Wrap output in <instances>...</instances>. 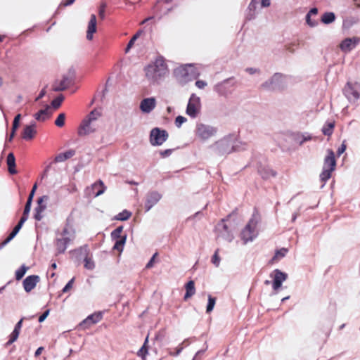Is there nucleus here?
Here are the masks:
<instances>
[{
	"label": "nucleus",
	"instance_id": "58836bf2",
	"mask_svg": "<svg viewBox=\"0 0 360 360\" xmlns=\"http://www.w3.org/2000/svg\"><path fill=\"white\" fill-rule=\"evenodd\" d=\"M215 303H216V299L210 295L208 296V302H207V309H206L207 313H210L213 310Z\"/></svg>",
	"mask_w": 360,
	"mask_h": 360
},
{
	"label": "nucleus",
	"instance_id": "393cba45",
	"mask_svg": "<svg viewBox=\"0 0 360 360\" xmlns=\"http://www.w3.org/2000/svg\"><path fill=\"white\" fill-rule=\"evenodd\" d=\"M52 114V110L49 106H46L44 109L40 110L34 115V118L38 121H44L50 117Z\"/></svg>",
	"mask_w": 360,
	"mask_h": 360
},
{
	"label": "nucleus",
	"instance_id": "7ed1b4c3",
	"mask_svg": "<svg viewBox=\"0 0 360 360\" xmlns=\"http://www.w3.org/2000/svg\"><path fill=\"white\" fill-rule=\"evenodd\" d=\"M75 238V229L72 226L66 224L62 232L57 236L56 239L55 244L57 252L58 254L65 252L68 244L73 241Z\"/></svg>",
	"mask_w": 360,
	"mask_h": 360
},
{
	"label": "nucleus",
	"instance_id": "338daca9",
	"mask_svg": "<svg viewBox=\"0 0 360 360\" xmlns=\"http://www.w3.org/2000/svg\"><path fill=\"white\" fill-rule=\"evenodd\" d=\"M22 321L23 319H21L17 323L16 325L15 326V328H14V330H17L18 332H20V330H21V328H22Z\"/></svg>",
	"mask_w": 360,
	"mask_h": 360
},
{
	"label": "nucleus",
	"instance_id": "f704fd0d",
	"mask_svg": "<svg viewBox=\"0 0 360 360\" xmlns=\"http://www.w3.org/2000/svg\"><path fill=\"white\" fill-rule=\"evenodd\" d=\"M101 116L100 111L97 110H92L85 118L94 124L97 120Z\"/></svg>",
	"mask_w": 360,
	"mask_h": 360
},
{
	"label": "nucleus",
	"instance_id": "9d476101",
	"mask_svg": "<svg viewBox=\"0 0 360 360\" xmlns=\"http://www.w3.org/2000/svg\"><path fill=\"white\" fill-rule=\"evenodd\" d=\"M286 77L280 73L274 74L269 80L265 82L262 86L266 89H275L282 88Z\"/></svg>",
	"mask_w": 360,
	"mask_h": 360
},
{
	"label": "nucleus",
	"instance_id": "72a5a7b5",
	"mask_svg": "<svg viewBox=\"0 0 360 360\" xmlns=\"http://www.w3.org/2000/svg\"><path fill=\"white\" fill-rule=\"evenodd\" d=\"M127 236L124 235L122 238L114 240L115 244L113 246V249L117 250L120 252H122L124 248V245L126 243Z\"/></svg>",
	"mask_w": 360,
	"mask_h": 360
},
{
	"label": "nucleus",
	"instance_id": "1a4fd4ad",
	"mask_svg": "<svg viewBox=\"0 0 360 360\" xmlns=\"http://www.w3.org/2000/svg\"><path fill=\"white\" fill-rule=\"evenodd\" d=\"M215 230L218 239H223L229 243L233 241L234 236L229 229L228 226L225 224L224 219L217 224Z\"/></svg>",
	"mask_w": 360,
	"mask_h": 360
},
{
	"label": "nucleus",
	"instance_id": "20e7f679",
	"mask_svg": "<svg viewBox=\"0 0 360 360\" xmlns=\"http://www.w3.org/2000/svg\"><path fill=\"white\" fill-rule=\"evenodd\" d=\"M259 221V214L257 212H254L248 223L242 230L240 233V237L243 240L244 244H246L250 241H252L257 236L258 231L257 230V226Z\"/></svg>",
	"mask_w": 360,
	"mask_h": 360
},
{
	"label": "nucleus",
	"instance_id": "6e6d98bb",
	"mask_svg": "<svg viewBox=\"0 0 360 360\" xmlns=\"http://www.w3.org/2000/svg\"><path fill=\"white\" fill-rule=\"evenodd\" d=\"M207 85V82L202 80H198L195 82V86L200 89H204Z\"/></svg>",
	"mask_w": 360,
	"mask_h": 360
},
{
	"label": "nucleus",
	"instance_id": "864d4df0",
	"mask_svg": "<svg viewBox=\"0 0 360 360\" xmlns=\"http://www.w3.org/2000/svg\"><path fill=\"white\" fill-rule=\"evenodd\" d=\"M138 36H139V34H136L130 39V41H129V43L127 44V46L126 48V52H128L129 51V49L132 47L135 41L138 38Z\"/></svg>",
	"mask_w": 360,
	"mask_h": 360
},
{
	"label": "nucleus",
	"instance_id": "473e14b6",
	"mask_svg": "<svg viewBox=\"0 0 360 360\" xmlns=\"http://www.w3.org/2000/svg\"><path fill=\"white\" fill-rule=\"evenodd\" d=\"M311 136L308 133L297 134L295 137V141L300 145H302L305 141H310Z\"/></svg>",
	"mask_w": 360,
	"mask_h": 360
},
{
	"label": "nucleus",
	"instance_id": "ddd939ff",
	"mask_svg": "<svg viewBox=\"0 0 360 360\" xmlns=\"http://www.w3.org/2000/svg\"><path fill=\"white\" fill-rule=\"evenodd\" d=\"M270 276L273 278L272 287L276 292L278 291L281 287L282 283L287 279V274L279 269H275Z\"/></svg>",
	"mask_w": 360,
	"mask_h": 360
},
{
	"label": "nucleus",
	"instance_id": "c03bdc74",
	"mask_svg": "<svg viewBox=\"0 0 360 360\" xmlns=\"http://www.w3.org/2000/svg\"><path fill=\"white\" fill-rule=\"evenodd\" d=\"M20 333L13 330L9 336V340L7 342L8 345L13 343L18 338Z\"/></svg>",
	"mask_w": 360,
	"mask_h": 360
},
{
	"label": "nucleus",
	"instance_id": "39448f33",
	"mask_svg": "<svg viewBox=\"0 0 360 360\" xmlns=\"http://www.w3.org/2000/svg\"><path fill=\"white\" fill-rule=\"evenodd\" d=\"M174 74L181 84H186L200 75L192 65L179 66L174 70Z\"/></svg>",
	"mask_w": 360,
	"mask_h": 360
},
{
	"label": "nucleus",
	"instance_id": "680f3d73",
	"mask_svg": "<svg viewBox=\"0 0 360 360\" xmlns=\"http://www.w3.org/2000/svg\"><path fill=\"white\" fill-rule=\"evenodd\" d=\"M171 153H172V150L171 149L161 150L160 152V154L161 157H162V158L168 157V156H169L171 155Z\"/></svg>",
	"mask_w": 360,
	"mask_h": 360
},
{
	"label": "nucleus",
	"instance_id": "13d9d810",
	"mask_svg": "<svg viewBox=\"0 0 360 360\" xmlns=\"http://www.w3.org/2000/svg\"><path fill=\"white\" fill-rule=\"evenodd\" d=\"M255 13L252 11H250V10L248 8L245 18L247 20H250L255 18Z\"/></svg>",
	"mask_w": 360,
	"mask_h": 360
},
{
	"label": "nucleus",
	"instance_id": "09e8293b",
	"mask_svg": "<svg viewBox=\"0 0 360 360\" xmlns=\"http://www.w3.org/2000/svg\"><path fill=\"white\" fill-rule=\"evenodd\" d=\"M287 252V249L282 248L276 252L275 257L277 259L282 258L286 255Z\"/></svg>",
	"mask_w": 360,
	"mask_h": 360
},
{
	"label": "nucleus",
	"instance_id": "de8ad7c7",
	"mask_svg": "<svg viewBox=\"0 0 360 360\" xmlns=\"http://www.w3.org/2000/svg\"><path fill=\"white\" fill-rule=\"evenodd\" d=\"M63 100L62 96H58L53 99L51 102V105L54 108H58L60 105Z\"/></svg>",
	"mask_w": 360,
	"mask_h": 360
},
{
	"label": "nucleus",
	"instance_id": "6ab92c4d",
	"mask_svg": "<svg viewBox=\"0 0 360 360\" xmlns=\"http://www.w3.org/2000/svg\"><path fill=\"white\" fill-rule=\"evenodd\" d=\"M162 195L156 192L153 191L147 195L146 200L145 203V207L146 211H149L161 199Z\"/></svg>",
	"mask_w": 360,
	"mask_h": 360
},
{
	"label": "nucleus",
	"instance_id": "a19ab883",
	"mask_svg": "<svg viewBox=\"0 0 360 360\" xmlns=\"http://www.w3.org/2000/svg\"><path fill=\"white\" fill-rule=\"evenodd\" d=\"M27 270V267H26L25 265H22L15 271V278L17 280H20L25 274Z\"/></svg>",
	"mask_w": 360,
	"mask_h": 360
},
{
	"label": "nucleus",
	"instance_id": "9b49d317",
	"mask_svg": "<svg viewBox=\"0 0 360 360\" xmlns=\"http://www.w3.org/2000/svg\"><path fill=\"white\" fill-rule=\"evenodd\" d=\"M168 134L165 130L154 128L150 134V142L153 146H161L167 139Z\"/></svg>",
	"mask_w": 360,
	"mask_h": 360
},
{
	"label": "nucleus",
	"instance_id": "f3484780",
	"mask_svg": "<svg viewBox=\"0 0 360 360\" xmlns=\"http://www.w3.org/2000/svg\"><path fill=\"white\" fill-rule=\"evenodd\" d=\"M49 200V197L47 195H43L39 198L37 200V206L34 209V217L37 221H40L43 218V212L45 211L46 208V202Z\"/></svg>",
	"mask_w": 360,
	"mask_h": 360
},
{
	"label": "nucleus",
	"instance_id": "5fc2aeb1",
	"mask_svg": "<svg viewBox=\"0 0 360 360\" xmlns=\"http://www.w3.org/2000/svg\"><path fill=\"white\" fill-rule=\"evenodd\" d=\"M73 283H74V278L68 281V283L63 288V292H67L70 289H71L72 288Z\"/></svg>",
	"mask_w": 360,
	"mask_h": 360
},
{
	"label": "nucleus",
	"instance_id": "c9c22d12",
	"mask_svg": "<svg viewBox=\"0 0 360 360\" xmlns=\"http://www.w3.org/2000/svg\"><path fill=\"white\" fill-rule=\"evenodd\" d=\"M131 216V213L129 211L124 210L122 212H120L115 217V219L120 220V221H125V220H127L128 219H129V217Z\"/></svg>",
	"mask_w": 360,
	"mask_h": 360
},
{
	"label": "nucleus",
	"instance_id": "6e6552de",
	"mask_svg": "<svg viewBox=\"0 0 360 360\" xmlns=\"http://www.w3.org/2000/svg\"><path fill=\"white\" fill-rule=\"evenodd\" d=\"M201 99L195 94H192L188 99L186 114L192 119L198 117L201 112Z\"/></svg>",
	"mask_w": 360,
	"mask_h": 360
},
{
	"label": "nucleus",
	"instance_id": "603ef678",
	"mask_svg": "<svg viewBox=\"0 0 360 360\" xmlns=\"http://www.w3.org/2000/svg\"><path fill=\"white\" fill-rule=\"evenodd\" d=\"M346 148H347L346 141H343L342 143L338 149V151H337L338 156H340L345 151Z\"/></svg>",
	"mask_w": 360,
	"mask_h": 360
},
{
	"label": "nucleus",
	"instance_id": "bb28decb",
	"mask_svg": "<svg viewBox=\"0 0 360 360\" xmlns=\"http://www.w3.org/2000/svg\"><path fill=\"white\" fill-rule=\"evenodd\" d=\"M69 84V79L67 77H64L60 81H56L53 84V90L55 91H63L68 88Z\"/></svg>",
	"mask_w": 360,
	"mask_h": 360
},
{
	"label": "nucleus",
	"instance_id": "423d86ee",
	"mask_svg": "<svg viewBox=\"0 0 360 360\" xmlns=\"http://www.w3.org/2000/svg\"><path fill=\"white\" fill-rule=\"evenodd\" d=\"M335 153L331 149H328L327 155L324 158L323 170L320 174L321 180L326 182L331 177L332 172L335 169Z\"/></svg>",
	"mask_w": 360,
	"mask_h": 360
},
{
	"label": "nucleus",
	"instance_id": "0eeeda50",
	"mask_svg": "<svg viewBox=\"0 0 360 360\" xmlns=\"http://www.w3.org/2000/svg\"><path fill=\"white\" fill-rule=\"evenodd\" d=\"M217 132V127L204 123H198L195 129V137L202 142L215 136Z\"/></svg>",
	"mask_w": 360,
	"mask_h": 360
},
{
	"label": "nucleus",
	"instance_id": "4468645a",
	"mask_svg": "<svg viewBox=\"0 0 360 360\" xmlns=\"http://www.w3.org/2000/svg\"><path fill=\"white\" fill-rule=\"evenodd\" d=\"M96 130V124L84 118L78 128L77 133L79 136H83L94 133Z\"/></svg>",
	"mask_w": 360,
	"mask_h": 360
},
{
	"label": "nucleus",
	"instance_id": "0e129e2a",
	"mask_svg": "<svg viewBox=\"0 0 360 360\" xmlns=\"http://www.w3.org/2000/svg\"><path fill=\"white\" fill-rule=\"evenodd\" d=\"M183 349H184L183 347L179 345L178 347H176L175 352H170L169 354L172 356H178L181 352Z\"/></svg>",
	"mask_w": 360,
	"mask_h": 360
},
{
	"label": "nucleus",
	"instance_id": "e2e57ef3",
	"mask_svg": "<svg viewBox=\"0 0 360 360\" xmlns=\"http://www.w3.org/2000/svg\"><path fill=\"white\" fill-rule=\"evenodd\" d=\"M105 4H101L100 8H99V15L103 19L105 17Z\"/></svg>",
	"mask_w": 360,
	"mask_h": 360
},
{
	"label": "nucleus",
	"instance_id": "4d7b16f0",
	"mask_svg": "<svg viewBox=\"0 0 360 360\" xmlns=\"http://www.w3.org/2000/svg\"><path fill=\"white\" fill-rule=\"evenodd\" d=\"M257 4V2L256 0H252L248 6V9L250 10V11H253V12L255 13Z\"/></svg>",
	"mask_w": 360,
	"mask_h": 360
},
{
	"label": "nucleus",
	"instance_id": "7c9ffc66",
	"mask_svg": "<svg viewBox=\"0 0 360 360\" xmlns=\"http://www.w3.org/2000/svg\"><path fill=\"white\" fill-rule=\"evenodd\" d=\"M148 342V338L147 337L144 341L143 346L139 349L137 352V356L141 357L143 360L146 359V356L148 353V348L147 344Z\"/></svg>",
	"mask_w": 360,
	"mask_h": 360
},
{
	"label": "nucleus",
	"instance_id": "cd10ccee",
	"mask_svg": "<svg viewBox=\"0 0 360 360\" xmlns=\"http://www.w3.org/2000/svg\"><path fill=\"white\" fill-rule=\"evenodd\" d=\"M7 165L8 172L13 174L17 173V170L15 169V158L14 155L12 153H10L7 156Z\"/></svg>",
	"mask_w": 360,
	"mask_h": 360
},
{
	"label": "nucleus",
	"instance_id": "c85d7f7f",
	"mask_svg": "<svg viewBox=\"0 0 360 360\" xmlns=\"http://www.w3.org/2000/svg\"><path fill=\"white\" fill-rule=\"evenodd\" d=\"M74 155L75 151L72 150H70L65 153H60L57 156H56L55 161L57 162H61L72 158Z\"/></svg>",
	"mask_w": 360,
	"mask_h": 360
},
{
	"label": "nucleus",
	"instance_id": "a18cd8bd",
	"mask_svg": "<svg viewBox=\"0 0 360 360\" xmlns=\"http://www.w3.org/2000/svg\"><path fill=\"white\" fill-rule=\"evenodd\" d=\"M187 121V119L181 115H179L175 119V125L180 127L184 123Z\"/></svg>",
	"mask_w": 360,
	"mask_h": 360
},
{
	"label": "nucleus",
	"instance_id": "5701e85b",
	"mask_svg": "<svg viewBox=\"0 0 360 360\" xmlns=\"http://www.w3.org/2000/svg\"><path fill=\"white\" fill-rule=\"evenodd\" d=\"M96 32V18L94 14H92L90 18V20L88 24L86 31V39L91 40L93 39V34Z\"/></svg>",
	"mask_w": 360,
	"mask_h": 360
},
{
	"label": "nucleus",
	"instance_id": "774afa93",
	"mask_svg": "<svg viewBox=\"0 0 360 360\" xmlns=\"http://www.w3.org/2000/svg\"><path fill=\"white\" fill-rule=\"evenodd\" d=\"M318 13V9L316 8H311L308 13L307 15L312 16V15H316Z\"/></svg>",
	"mask_w": 360,
	"mask_h": 360
},
{
	"label": "nucleus",
	"instance_id": "a211bd4d",
	"mask_svg": "<svg viewBox=\"0 0 360 360\" xmlns=\"http://www.w3.org/2000/svg\"><path fill=\"white\" fill-rule=\"evenodd\" d=\"M155 106L156 100L153 97L144 98L140 103V109L144 113H150Z\"/></svg>",
	"mask_w": 360,
	"mask_h": 360
},
{
	"label": "nucleus",
	"instance_id": "ea45409f",
	"mask_svg": "<svg viewBox=\"0 0 360 360\" xmlns=\"http://www.w3.org/2000/svg\"><path fill=\"white\" fill-rule=\"evenodd\" d=\"M123 228L122 226H118L111 233V237L113 240L122 238L123 236H122Z\"/></svg>",
	"mask_w": 360,
	"mask_h": 360
},
{
	"label": "nucleus",
	"instance_id": "4be33fe9",
	"mask_svg": "<svg viewBox=\"0 0 360 360\" xmlns=\"http://www.w3.org/2000/svg\"><path fill=\"white\" fill-rule=\"evenodd\" d=\"M103 317V314L101 312L94 313L88 316L82 323V325L86 326V327L90 326L91 325L95 324L99 322Z\"/></svg>",
	"mask_w": 360,
	"mask_h": 360
},
{
	"label": "nucleus",
	"instance_id": "49530a36",
	"mask_svg": "<svg viewBox=\"0 0 360 360\" xmlns=\"http://www.w3.org/2000/svg\"><path fill=\"white\" fill-rule=\"evenodd\" d=\"M212 262L216 266L218 267L220 264V257L218 255V250H217L212 257Z\"/></svg>",
	"mask_w": 360,
	"mask_h": 360
},
{
	"label": "nucleus",
	"instance_id": "69168bd1",
	"mask_svg": "<svg viewBox=\"0 0 360 360\" xmlns=\"http://www.w3.org/2000/svg\"><path fill=\"white\" fill-rule=\"evenodd\" d=\"M205 349L198 351L192 360H200V356L205 352Z\"/></svg>",
	"mask_w": 360,
	"mask_h": 360
},
{
	"label": "nucleus",
	"instance_id": "4c0bfd02",
	"mask_svg": "<svg viewBox=\"0 0 360 360\" xmlns=\"http://www.w3.org/2000/svg\"><path fill=\"white\" fill-rule=\"evenodd\" d=\"M333 128H334V123L328 122L323 127L322 132L324 135L330 136L333 133Z\"/></svg>",
	"mask_w": 360,
	"mask_h": 360
},
{
	"label": "nucleus",
	"instance_id": "aec40b11",
	"mask_svg": "<svg viewBox=\"0 0 360 360\" xmlns=\"http://www.w3.org/2000/svg\"><path fill=\"white\" fill-rule=\"evenodd\" d=\"M39 281V277L37 275H32L27 276L24 281H23V287L25 290L27 292H30L32 290H33L35 286L37 285V283Z\"/></svg>",
	"mask_w": 360,
	"mask_h": 360
},
{
	"label": "nucleus",
	"instance_id": "f257e3e1",
	"mask_svg": "<svg viewBox=\"0 0 360 360\" xmlns=\"http://www.w3.org/2000/svg\"><path fill=\"white\" fill-rule=\"evenodd\" d=\"M245 143L236 139L233 134H229L217 140L210 146V148L217 155H226L233 151L245 150Z\"/></svg>",
	"mask_w": 360,
	"mask_h": 360
},
{
	"label": "nucleus",
	"instance_id": "052dcab7",
	"mask_svg": "<svg viewBox=\"0 0 360 360\" xmlns=\"http://www.w3.org/2000/svg\"><path fill=\"white\" fill-rule=\"evenodd\" d=\"M156 255H157V253L154 254L153 256L149 260V262L147 263V264L146 266V267L147 269H150L153 266L155 258Z\"/></svg>",
	"mask_w": 360,
	"mask_h": 360
},
{
	"label": "nucleus",
	"instance_id": "79ce46f5",
	"mask_svg": "<svg viewBox=\"0 0 360 360\" xmlns=\"http://www.w3.org/2000/svg\"><path fill=\"white\" fill-rule=\"evenodd\" d=\"M65 115L64 113L59 114L55 121V124L58 127H63L65 124Z\"/></svg>",
	"mask_w": 360,
	"mask_h": 360
},
{
	"label": "nucleus",
	"instance_id": "bf43d9fd",
	"mask_svg": "<svg viewBox=\"0 0 360 360\" xmlns=\"http://www.w3.org/2000/svg\"><path fill=\"white\" fill-rule=\"evenodd\" d=\"M49 309H47L46 311H45L39 317V323H41L43 322L46 319V317L49 316Z\"/></svg>",
	"mask_w": 360,
	"mask_h": 360
},
{
	"label": "nucleus",
	"instance_id": "2f4dec72",
	"mask_svg": "<svg viewBox=\"0 0 360 360\" xmlns=\"http://www.w3.org/2000/svg\"><path fill=\"white\" fill-rule=\"evenodd\" d=\"M335 20V13L333 12H326L321 16V22L324 24H330Z\"/></svg>",
	"mask_w": 360,
	"mask_h": 360
},
{
	"label": "nucleus",
	"instance_id": "2eb2a0df",
	"mask_svg": "<svg viewBox=\"0 0 360 360\" xmlns=\"http://www.w3.org/2000/svg\"><path fill=\"white\" fill-rule=\"evenodd\" d=\"M360 38L354 37L351 38H346L340 44V48L342 51L349 53L359 44Z\"/></svg>",
	"mask_w": 360,
	"mask_h": 360
},
{
	"label": "nucleus",
	"instance_id": "37998d69",
	"mask_svg": "<svg viewBox=\"0 0 360 360\" xmlns=\"http://www.w3.org/2000/svg\"><path fill=\"white\" fill-rule=\"evenodd\" d=\"M31 205H32V202L30 201V200H27V201L26 202V205L25 206L23 214H22V217H25L26 218V221L28 219V215H29V213H30V209H31Z\"/></svg>",
	"mask_w": 360,
	"mask_h": 360
},
{
	"label": "nucleus",
	"instance_id": "f03ea898",
	"mask_svg": "<svg viewBox=\"0 0 360 360\" xmlns=\"http://www.w3.org/2000/svg\"><path fill=\"white\" fill-rule=\"evenodd\" d=\"M145 77L151 84L158 83L169 74V68L165 59L161 56H157L143 68Z\"/></svg>",
	"mask_w": 360,
	"mask_h": 360
},
{
	"label": "nucleus",
	"instance_id": "3c124183",
	"mask_svg": "<svg viewBox=\"0 0 360 360\" xmlns=\"http://www.w3.org/2000/svg\"><path fill=\"white\" fill-rule=\"evenodd\" d=\"M20 120V115L18 114L15 117L13 122L12 129H13V131L17 130L18 125H19Z\"/></svg>",
	"mask_w": 360,
	"mask_h": 360
},
{
	"label": "nucleus",
	"instance_id": "b1692460",
	"mask_svg": "<svg viewBox=\"0 0 360 360\" xmlns=\"http://www.w3.org/2000/svg\"><path fill=\"white\" fill-rule=\"evenodd\" d=\"M36 134L37 131L35 129V124L33 123L30 125L26 126L24 128L22 137L25 140H31L34 137Z\"/></svg>",
	"mask_w": 360,
	"mask_h": 360
},
{
	"label": "nucleus",
	"instance_id": "f8f14e48",
	"mask_svg": "<svg viewBox=\"0 0 360 360\" xmlns=\"http://www.w3.org/2000/svg\"><path fill=\"white\" fill-rule=\"evenodd\" d=\"M360 84L347 82L344 88V94L349 100L356 101L360 96Z\"/></svg>",
	"mask_w": 360,
	"mask_h": 360
},
{
	"label": "nucleus",
	"instance_id": "dca6fc26",
	"mask_svg": "<svg viewBox=\"0 0 360 360\" xmlns=\"http://www.w3.org/2000/svg\"><path fill=\"white\" fill-rule=\"evenodd\" d=\"M105 188L103 181H98L86 189V194L89 197H98L105 192Z\"/></svg>",
	"mask_w": 360,
	"mask_h": 360
},
{
	"label": "nucleus",
	"instance_id": "e433bc0d",
	"mask_svg": "<svg viewBox=\"0 0 360 360\" xmlns=\"http://www.w3.org/2000/svg\"><path fill=\"white\" fill-rule=\"evenodd\" d=\"M84 267L88 270H93L95 268V263L91 257L86 255L84 259Z\"/></svg>",
	"mask_w": 360,
	"mask_h": 360
},
{
	"label": "nucleus",
	"instance_id": "412c9836",
	"mask_svg": "<svg viewBox=\"0 0 360 360\" xmlns=\"http://www.w3.org/2000/svg\"><path fill=\"white\" fill-rule=\"evenodd\" d=\"M26 221L25 217H21L18 224L14 227L12 232L9 234V236L7 237L6 240H4L1 245L0 248L4 247L6 244H8L20 231V229L22 228L23 224Z\"/></svg>",
	"mask_w": 360,
	"mask_h": 360
},
{
	"label": "nucleus",
	"instance_id": "8fccbe9b",
	"mask_svg": "<svg viewBox=\"0 0 360 360\" xmlns=\"http://www.w3.org/2000/svg\"><path fill=\"white\" fill-rule=\"evenodd\" d=\"M307 23L311 27L317 25V21L311 18V16L306 15Z\"/></svg>",
	"mask_w": 360,
	"mask_h": 360
},
{
	"label": "nucleus",
	"instance_id": "a878e982",
	"mask_svg": "<svg viewBox=\"0 0 360 360\" xmlns=\"http://www.w3.org/2000/svg\"><path fill=\"white\" fill-rule=\"evenodd\" d=\"M258 172L264 179H269L271 177L276 176V172L267 166L259 167L258 169Z\"/></svg>",
	"mask_w": 360,
	"mask_h": 360
},
{
	"label": "nucleus",
	"instance_id": "c756f323",
	"mask_svg": "<svg viewBox=\"0 0 360 360\" xmlns=\"http://www.w3.org/2000/svg\"><path fill=\"white\" fill-rule=\"evenodd\" d=\"M186 294L184 295V300L193 296L195 292V283L193 281H190L186 285Z\"/></svg>",
	"mask_w": 360,
	"mask_h": 360
}]
</instances>
